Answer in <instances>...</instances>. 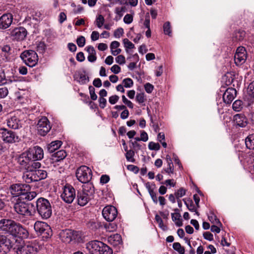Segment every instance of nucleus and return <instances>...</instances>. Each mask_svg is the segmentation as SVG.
I'll use <instances>...</instances> for the list:
<instances>
[{
	"label": "nucleus",
	"mask_w": 254,
	"mask_h": 254,
	"mask_svg": "<svg viewBox=\"0 0 254 254\" xmlns=\"http://www.w3.org/2000/svg\"><path fill=\"white\" fill-rule=\"evenodd\" d=\"M38 133L45 136L51 129V126L47 118L44 117L41 118L37 124Z\"/></svg>",
	"instance_id": "nucleus-9"
},
{
	"label": "nucleus",
	"mask_w": 254,
	"mask_h": 254,
	"mask_svg": "<svg viewBox=\"0 0 254 254\" xmlns=\"http://www.w3.org/2000/svg\"><path fill=\"white\" fill-rule=\"evenodd\" d=\"M115 59L116 62L120 64H124L126 62L125 58L123 55H119L117 56Z\"/></svg>",
	"instance_id": "nucleus-54"
},
{
	"label": "nucleus",
	"mask_w": 254,
	"mask_h": 254,
	"mask_svg": "<svg viewBox=\"0 0 254 254\" xmlns=\"http://www.w3.org/2000/svg\"><path fill=\"white\" fill-rule=\"evenodd\" d=\"M99 106L101 108L104 109L106 105L107 100L104 97H99Z\"/></svg>",
	"instance_id": "nucleus-55"
},
{
	"label": "nucleus",
	"mask_w": 254,
	"mask_h": 254,
	"mask_svg": "<svg viewBox=\"0 0 254 254\" xmlns=\"http://www.w3.org/2000/svg\"><path fill=\"white\" fill-rule=\"evenodd\" d=\"M248 90L250 92H251L252 96L254 97V80L249 84Z\"/></svg>",
	"instance_id": "nucleus-64"
},
{
	"label": "nucleus",
	"mask_w": 254,
	"mask_h": 254,
	"mask_svg": "<svg viewBox=\"0 0 254 254\" xmlns=\"http://www.w3.org/2000/svg\"><path fill=\"white\" fill-rule=\"evenodd\" d=\"M8 89L5 87L0 88V99L5 97L8 94Z\"/></svg>",
	"instance_id": "nucleus-50"
},
{
	"label": "nucleus",
	"mask_w": 254,
	"mask_h": 254,
	"mask_svg": "<svg viewBox=\"0 0 254 254\" xmlns=\"http://www.w3.org/2000/svg\"><path fill=\"white\" fill-rule=\"evenodd\" d=\"M243 108V103L242 100H237L232 105L233 109L236 112H240Z\"/></svg>",
	"instance_id": "nucleus-36"
},
{
	"label": "nucleus",
	"mask_w": 254,
	"mask_h": 254,
	"mask_svg": "<svg viewBox=\"0 0 254 254\" xmlns=\"http://www.w3.org/2000/svg\"><path fill=\"white\" fill-rule=\"evenodd\" d=\"M125 7H116L115 9V13L119 15V18H121L125 12Z\"/></svg>",
	"instance_id": "nucleus-48"
},
{
	"label": "nucleus",
	"mask_w": 254,
	"mask_h": 254,
	"mask_svg": "<svg viewBox=\"0 0 254 254\" xmlns=\"http://www.w3.org/2000/svg\"><path fill=\"white\" fill-rule=\"evenodd\" d=\"M123 29L122 28H119L114 31V36L116 38H119L123 35Z\"/></svg>",
	"instance_id": "nucleus-51"
},
{
	"label": "nucleus",
	"mask_w": 254,
	"mask_h": 254,
	"mask_svg": "<svg viewBox=\"0 0 254 254\" xmlns=\"http://www.w3.org/2000/svg\"><path fill=\"white\" fill-rule=\"evenodd\" d=\"M66 156V153L64 150H61L55 153L53 155V159L58 162L63 160Z\"/></svg>",
	"instance_id": "nucleus-30"
},
{
	"label": "nucleus",
	"mask_w": 254,
	"mask_h": 254,
	"mask_svg": "<svg viewBox=\"0 0 254 254\" xmlns=\"http://www.w3.org/2000/svg\"><path fill=\"white\" fill-rule=\"evenodd\" d=\"M86 248L91 254H112V250L107 245L99 241H92L86 244Z\"/></svg>",
	"instance_id": "nucleus-3"
},
{
	"label": "nucleus",
	"mask_w": 254,
	"mask_h": 254,
	"mask_svg": "<svg viewBox=\"0 0 254 254\" xmlns=\"http://www.w3.org/2000/svg\"><path fill=\"white\" fill-rule=\"evenodd\" d=\"M19 120L18 118L13 116L8 119L7 121V125L10 128L13 129H17L19 126Z\"/></svg>",
	"instance_id": "nucleus-27"
},
{
	"label": "nucleus",
	"mask_w": 254,
	"mask_h": 254,
	"mask_svg": "<svg viewBox=\"0 0 254 254\" xmlns=\"http://www.w3.org/2000/svg\"><path fill=\"white\" fill-rule=\"evenodd\" d=\"M233 121L237 126L241 127H246L248 124V119L244 114H237L234 116Z\"/></svg>",
	"instance_id": "nucleus-21"
},
{
	"label": "nucleus",
	"mask_w": 254,
	"mask_h": 254,
	"mask_svg": "<svg viewBox=\"0 0 254 254\" xmlns=\"http://www.w3.org/2000/svg\"><path fill=\"white\" fill-rule=\"evenodd\" d=\"M27 154V153L25 151L23 152L18 158V162L19 164L24 166L26 168V169L30 168L29 165L31 160V159H30V157L28 158V156L26 155Z\"/></svg>",
	"instance_id": "nucleus-23"
},
{
	"label": "nucleus",
	"mask_w": 254,
	"mask_h": 254,
	"mask_svg": "<svg viewBox=\"0 0 254 254\" xmlns=\"http://www.w3.org/2000/svg\"><path fill=\"white\" fill-rule=\"evenodd\" d=\"M41 165L40 162H36V161L31 160L29 167L33 170H39L38 169L40 168Z\"/></svg>",
	"instance_id": "nucleus-42"
},
{
	"label": "nucleus",
	"mask_w": 254,
	"mask_h": 254,
	"mask_svg": "<svg viewBox=\"0 0 254 254\" xmlns=\"http://www.w3.org/2000/svg\"><path fill=\"white\" fill-rule=\"evenodd\" d=\"M94 189L91 184H87L82 186V189L77 193V203L80 206H84L93 197Z\"/></svg>",
	"instance_id": "nucleus-2"
},
{
	"label": "nucleus",
	"mask_w": 254,
	"mask_h": 254,
	"mask_svg": "<svg viewBox=\"0 0 254 254\" xmlns=\"http://www.w3.org/2000/svg\"><path fill=\"white\" fill-rule=\"evenodd\" d=\"M148 148L151 150H158L160 149V146L158 143L150 142L149 143Z\"/></svg>",
	"instance_id": "nucleus-43"
},
{
	"label": "nucleus",
	"mask_w": 254,
	"mask_h": 254,
	"mask_svg": "<svg viewBox=\"0 0 254 254\" xmlns=\"http://www.w3.org/2000/svg\"><path fill=\"white\" fill-rule=\"evenodd\" d=\"M37 248L32 244L26 243L19 246L16 250L17 254H35L37 252Z\"/></svg>",
	"instance_id": "nucleus-15"
},
{
	"label": "nucleus",
	"mask_w": 254,
	"mask_h": 254,
	"mask_svg": "<svg viewBox=\"0 0 254 254\" xmlns=\"http://www.w3.org/2000/svg\"><path fill=\"white\" fill-rule=\"evenodd\" d=\"M183 201H184L185 204L187 206L188 209L191 212H195V214L197 216H199V213L197 211L196 208L195 207L193 202L191 199H188L187 200L186 199H183Z\"/></svg>",
	"instance_id": "nucleus-33"
},
{
	"label": "nucleus",
	"mask_w": 254,
	"mask_h": 254,
	"mask_svg": "<svg viewBox=\"0 0 254 254\" xmlns=\"http://www.w3.org/2000/svg\"><path fill=\"white\" fill-rule=\"evenodd\" d=\"M1 134L2 140L5 142L12 143L18 141V136L12 131L3 129Z\"/></svg>",
	"instance_id": "nucleus-18"
},
{
	"label": "nucleus",
	"mask_w": 254,
	"mask_h": 254,
	"mask_svg": "<svg viewBox=\"0 0 254 254\" xmlns=\"http://www.w3.org/2000/svg\"><path fill=\"white\" fill-rule=\"evenodd\" d=\"M123 43L124 44V46L127 49H133L134 48V45L132 44L128 39L125 38L123 40Z\"/></svg>",
	"instance_id": "nucleus-44"
},
{
	"label": "nucleus",
	"mask_w": 254,
	"mask_h": 254,
	"mask_svg": "<svg viewBox=\"0 0 254 254\" xmlns=\"http://www.w3.org/2000/svg\"><path fill=\"white\" fill-rule=\"evenodd\" d=\"M155 219L160 228L163 230H166L167 229V227L164 225L163 220L159 215L156 214L155 215Z\"/></svg>",
	"instance_id": "nucleus-41"
},
{
	"label": "nucleus",
	"mask_w": 254,
	"mask_h": 254,
	"mask_svg": "<svg viewBox=\"0 0 254 254\" xmlns=\"http://www.w3.org/2000/svg\"><path fill=\"white\" fill-rule=\"evenodd\" d=\"M36 208L38 214L43 219L50 218L52 213V206L49 201L43 197H40L36 201Z\"/></svg>",
	"instance_id": "nucleus-4"
},
{
	"label": "nucleus",
	"mask_w": 254,
	"mask_h": 254,
	"mask_svg": "<svg viewBox=\"0 0 254 254\" xmlns=\"http://www.w3.org/2000/svg\"><path fill=\"white\" fill-rule=\"evenodd\" d=\"M204 238L208 241H212L213 240V235L209 232H206L203 233Z\"/></svg>",
	"instance_id": "nucleus-58"
},
{
	"label": "nucleus",
	"mask_w": 254,
	"mask_h": 254,
	"mask_svg": "<svg viewBox=\"0 0 254 254\" xmlns=\"http://www.w3.org/2000/svg\"><path fill=\"white\" fill-rule=\"evenodd\" d=\"M144 88L146 92L150 93L153 91L154 86L149 83H147L145 84Z\"/></svg>",
	"instance_id": "nucleus-56"
},
{
	"label": "nucleus",
	"mask_w": 254,
	"mask_h": 254,
	"mask_svg": "<svg viewBox=\"0 0 254 254\" xmlns=\"http://www.w3.org/2000/svg\"><path fill=\"white\" fill-rule=\"evenodd\" d=\"M35 182L45 179L47 177V173L43 170H33Z\"/></svg>",
	"instance_id": "nucleus-26"
},
{
	"label": "nucleus",
	"mask_w": 254,
	"mask_h": 254,
	"mask_svg": "<svg viewBox=\"0 0 254 254\" xmlns=\"http://www.w3.org/2000/svg\"><path fill=\"white\" fill-rule=\"evenodd\" d=\"M27 34L26 29L23 27L15 28L10 32V37L13 40L22 41Z\"/></svg>",
	"instance_id": "nucleus-14"
},
{
	"label": "nucleus",
	"mask_w": 254,
	"mask_h": 254,
	"mask_svg": "<svg viewBox=\"0 0 254 254\" xmlns=\"http://www.w3.org/2000/svg\"><path fill=\"white\" fill-rule=\"evenodd\" d=\"M136 100L139 103H143L145 101L144 94L143 93H137Z\"/></svg>",
	"instance_id": "nucleus-49"
},
{
	"label": "nucleus",
	"mask_w": 254,
	"mask_h": 254,
	"mask_svg": "<svg viewBox=\"0 0 254 254\" xmlns=\"http://www.w3.org/2000/svg\"><path fill=\"white\" fill-rule=\"evenodd\" d=\"M76 176L79 181L87 184L92 178V171L89 167L81 166L77 169Z\"/></svg>",
	"instance_id": "nucleus-7"
},
{
	"label": "nucleus",
	"mask_w": 254,
	"mask_h": 254,
	"mask_svg": "<svg viewBox=\"0 0 254 254\" xmlns=\"http://www.w3.org/2000/svg\"><path fill=\"white\" fill-rule=\"evenodd\" d=\"M236 90L233 88H227L223 95L224 102L226 104H230L236 96Z\"/></svg>",
	"instance_id": "nucleus-20"
},
{
	"label": "nucleus",
	"mask_w": 254,
	"mask_h": 254,
	"mask_svg": "<svg viewBox=\"0 0 254 254\" xmlns=\"http://www.w3.org/2000/svg\"><path fill=\"white\" fill-rule=\"evenodd\" d=\"M118 212L116 208L113 206H107L102 210V215L106 220L112 222L117 216Z\"/></svg>",
	"instance_id": "nucleus-13"
},
{
	"label": "nucleus",
	"mask_w": 254,
	"mask_h": 254,
	"mask_svg": "<svg viewBox=\"0 0 254 254\" xmlns=\"http://www.w3.org/2000/svg\"><path fill=\"white\" fill-rule=\"evenodd\" d=\"M34 228L38 234L45 239H49L53 235L51 227L46 222L37 221L34 224Z\"/></svg>",
	"instance_id": "nucleus-6"
},
{
	"label": "nucleus",
	"mask_w": 254,
	"mask_h": 254,
	"mask_svg": "<svg viewBox=\"0 0 254 254\" xmlns=\"http://www.w3.org/2000/svg\"><path fill=\"white\" fill-rule=\"evenodd\" d=\"M171 215L172 220L175 222V224L177 226L180 227L182 226L183 223L182 219H181V216L179 213H171Z\"/></svg>",
	"instance_id": "nucleus-35"
},
{
	"label": "nucleus",
	"mask_w": 254,
	"mask_h": 254,
	"mask_svg": "<svg viewBox=\"0 0 254 254\" xmlns=\"http://www.w3.org/2000/svg\"><path fill=\"white\" fill-rule=\"evenodd\" d=\"M123 102L126 104L129 108L132 109L133 108V104L132 103L127 100L125 95L122 96Z\"/></svg>",
	"instance_id": "nucleus-52"
},
{
	"label": "nucleus",
	"mask_w": 254,
	"mask_h": 254,
	"mask_svg": "<svg viewBox=\"0 0 254 254\" xmlns=\"http://www.w3.org/2000/svg\"><path fill=\"white\" fill-rule=\"evenodd\" d=\"M76 43L79 47H83L85 44V39L84 37L80 36L76 39Z\"/></svg>",
	"instance_id": "nucleus-46"
},
{
	"label": "nucleus",
	"mask_w": 254,
	"mask_h": 254,
	"mask_svg": "<svg viewBox=\"0 0 254 254\" xmlns=\"http://www.w3.org/2000/svg\"><path fill=\"white\" fill-rule=\"evenodd\" d=\"M104 22L105 18L104 16L101 14L98 15L95 20V24L99 28H101L104 25Z\"/></svg>",
	"instance_id": "nucleus-37"
},
{
	"label": "nucleus",
	"mask_w": 254,
	"mask_h": 254,
	"mask_svg": "<svg viewBox=\"0 0 254 254\" xmlns=\"http://www.w3.org/2000/svg\"><path fill=\"white\" fill-rule=\"evenodd\" d=\"M85 49L88 53L87 57L88 61L90 62H94L97 60L96 53L94 48L92 46H89L86 47Z\"/></svg>",
	"instance_id": "nucleus-25"
},
{
	"label": "nucleus",
	"mask_w": 254,
	"mask_h": 254,
	"mask_svg": "<svg viewBox=\"0 0 254 254\" xmlns=\"http://www.w3.org/2000/svg\"><path fill=\"white\" fill-rule=\"evenodd\" d=\"M173 249L177 251L180 254H185V248L181 245L180 243L175 242L173 244Z\"/></svg>",
	"instance_id": "nucleus-38"
},
{
	"label": "nucleus",
	"mask_w": 254,
	"mask_h": 254,
	"mask_svg": "<svg viewBox=\"0 0 254 254\" xmlns=\"http://www.w3.org/2000/svg\"><path fill=\"white\" fill-rule=\"evenodd\" d=\"M120 43L118 41H114L111 43L110 48L111 53L114 56H117L121 53V50L118 49Z\"/></svg>",
	"instance_id": "nucleus-31"
},
{
	"label": "nucleus",
	"mask_w": 254,
	"mask_h": 254,
	"mask_svg": "<svg viewBox=\"0 0 254 254\" xmlns=\"http://www.w3.org/2000/svg\"><path fill=\"white\" fill-rule=\"evenodd\" d=\"M13 20V16L11 13H8L3 14L0 17V29H5L11 24Z\"/></svg>",
	"instance_id": "nucleus-19"
},
{
	"label": "nucleus",
	"mask_w": 254,
	"mask_h": 254,
	"mask_svg": "<svg viewBox=\"0 0 254 254\" xmlns=\"http://www.w3.org/2000/svg\"><path fill=\"white\" fill-rule=\"evenodd\" d=\"M119 99V97L117 95H113L109 99V101L111 104H115Z\"/></svg>",
	"instance_id": "nucleus-57"
},
{
	"label": "nucleus",
	"mask_w": 254,
	"mask_h": 254,
	"mask_svg": "<svg viewBox=\"0 0 254 254\" xmlns=\"http://www.w3.org/2000/svg\"><path fill=\"white\" fill-rule=\"evenodd\" d=\"M209 220L213 223V224H218L220 223L218 219L216 218V216L215 215H211L208 217Z\"/></svg>",
	"instance_id": "nucleus-61"
},
{
	"label": "nucleus",
	"mask_w": 254,
	"mask_h": 254,
	"mask_svg": "<svg viewBox=\"0 0 254 254\" xmlns=\"http://www.w3.org/2000/svg\"><path fill=\"white\" fill-rule=\"evenodd\" d=\"M15 211L18 214L23 215H31L30 211L29 210L28 204L24 201L19 200L14 205Z\"/></svg>",
	"instance_id": "nucleus-17"
},
{
	"label": "nucleus",
	"mask_w": 254,
	"mask_h": 254,
	"mask_svg": "<svg viewBox=\"0 0 254 254\" xmlns=\"http://www.w3.org/2000/svg\"><path fill=\"white\" fill-rule=\"evenodd\" d=\"M23 62L29 67L35 66L38 61L37 54L33 50H25L20 55Z\"/></svg>",
	"instance_id": "nucleus-5"
},
{
	"label": "nucleus",
	"mask_w": 254,
	"mask_h": 254,
	"mask_svg": "<svg viewBox=\"0 0 254 254\" xmlns=\"http://www.w3.org/2000/svg\"><path fill=\"white\" fill-rule=\"evenodd\" d=\"M186 190L183 188H180L175 193V195L177 199H179L180 197H183L186 194Z\"/></svg>",
	"instance_id": "nucleus-45"
},
{
	"label": "nucleus",
	"mask_w": 254,
	"mask_h": 254,
	"mask_svg": "<svg viewBox=\"0 0 254 254\" xmlns=\"http://www.w3.org/2000/svg\"><path fill=\"white\" fill-rule=\"evenodd\" d=\"M110 180V178L107 175H102L100 178V182L102 184H106Z\"/></svg>",
	"instance_id": "nucleus-63"
},
{
	"label": "nucleus",
	"mask_w": 254,
	"mask_h": 254,
	"mask_svg": "<svg viewBox=\"0 0 254 254\" xmlns=\"http://www.w3.org/2000/svg\"><path fill=\"white\" fill-rule=\"evenodd\" d=\"M225 76L227 79H235L238 78V77H236V74L234 72H227Z\"/></svg>",
	"instance_id": "nucleus-60"
},
{
	"label": "nucleus",
	"mask_w": 254,
	"mask_h": 254,
	"mask_svg": "<svg viewBox=\"0 0 254 254\" xmlns=\"http://www.w3.org/2000/svg\"><path fill=\"white\" fill-rule=\"evenodd\" d=\"M99 37V33L98 32L94 31L92 32L91 35V39L92 41H95L97 40Z\"/></svg>",
	"instance_id": "nucleus-62"
},
{
	"label": "nucleus",
	"mask_w": 254,
	"mask_h": 254,
	"mask_svg": "<svg viewBox=\"0 0 254 254\" xmlns=\"http://www.w3.org/2000/svg\"><path fill=\"white\" fill-rule=\"evenodd\" d=\"M37 195V193L35 191H27V192H24L23 194H22L20 198H19L18 199L20 200H27L30 201L34 198Z\"/></svg>",
	"instance_id": "nucleus-28"
},
{
	"label": "nucleus",
	"mask_w": 254,
	"mask_h": 254,
	"mask_svg": "<svg viewBox=\"0 0 254 254\" xmlns=\"http://www.w3.org/2000/svg\"><path fill=\"white\" fill-rule=\"evenodd\" d=\"M61 196L65 202L67 203H72L76 196L74 188L72 186L66 184L63 188V191Z\"/></svg>",
	"instance_id": "nucleus-8"
},
{
	"label": "nucleus",
	"mask_w": 254,
	"mask_h": 254,
	"mask_svg": "<svg viewBox=\"0 0 254 254\" xmlns=\"http://www.w3.org/2000/svg\"><path fill=\"white\" fill-rule=\"evenodd\" d=\"M246 147L250 149H254V133L250 134L245 139Z\"/></svg>",
	"instance_id": "nucleus-32"
},
{
	"label": "nucleus",
	"mask_w": 254,
	"mask_h": 254,
	"mask_svg": "<svg viewBox=\"0 0 254 254\" xmlns=\"http://www.w3.org/2000/svg\"><path fill=\"white\" fill-rule=\"evenodd\" d=\"M23 179L27 183H30L32 182H35L33 170L31 168L27 169L23 175Z\"/></svg>",
	"instance_id": "nucleus-24"
},
{
	"label": "nucleus",
	"mask_w": 254,
	"mask_h": 254,
	"mask_svg": "<svg viewBox=\"0 0 254 254\" xmlns=\"http://www.w3.org/2000/svg\"><path fill=\"white\" fill-rule=\"evenodd\" d=\"M247 59V52L243 47H239L237 48L234 55V61L237 65H241L243 64Z\"/></svg>",
	"instance_id": "nucleus-16"
},
{
	"label": "nucleus",
	"mask_w": 254,
	"mask_h": 254,
	"mask_svg": "<svg viewBox=\"0 0 254 254\" xmlns=\"http://www.w3.org/2000/svg\"><path fill=\"white\" fill-rule=\"evenodd\" d=\"M28 158L30 157L32 161L41 160L44 157V151L43 149L38 146H35L33 147L30 148L26 151Z\"/></svg>",
	"instance_id": "nucleus-10"
},
{
	"label": "nucleus",
	"mask_w": 254,
	"mask_h": 254,
	"mask_svg": "<svg viewBox=\"0 0 254 254\" xmlns=\"http://www.w3.org/2000/svg\"><path fill=\"white\" fill-rule=\"evenodd\" d=\"M60 237L63 242L69 243L75 239L73 232L69 229L63 230L60 233Z\"/></svg>",
	"instance_id": "nucleus-22"
},
{
	"label": "nucleus",
	"mask_w": 254,
	"mask_h": 254,
	"mask_svg": "<svg viewBox=\"0 0 254 254\" xmlns=\"http://www.w3.org/2000/svg\"><path fill=\"white\" fill-rule=\"evenodd\" d=\"M13 242L6 236L0 235V254H5L13 247Z\"/></svg>",
	"instance_id": "nucleus-12"
},
{
	"label": "nucleus",
	"mask_w": 254,
	"mask_h": 254,
	"mask_svg": "<svg viewBox=\"0 0 254 254\" xmlns=\"http://www.w3.org/2000/svg\"><path fill=\"white\" fill-rule=\"evenodd\" d=\"M163 30L165 34L171 36L172 30L171 28V24L169 21L166 22L163 25Z\"/></svg>",
	"instance_id": "nucleus-39"
},
{
	"label": "nucleus",
	"mask_w": 254,
	"mask_h": 254,
	"mask_svg": "<svg viewBox=\"0 0 254 254\" xmlns=\"http://www.w3.org/2000/svg\"><path fill=\"white\" fill-rule=\"evenodd\" d=\"M133 20V17L131 14H127L124 18V21L126 24H130Z\"/></svg>",
	"instance_id": "nucleus-53"
},
{
	"label": "nucleus",
	"mask_w": 254,
	"mask_h": 254,
	"mask_svg": "<svg viewBox=\"0 0 254 254\" xmlns=\"http://www.w3.org/2000/svg\"><path fill=\"white\" fill-rule=\"evenodd\" d=\"M30 187L26 184H16L12 185L10 187V191L12 195L14 196H18L20 198L22 194L24 192L29 191Z\"/></svg>",
	"instance_id": "nucleus-11"
},
{
	"label": "nucleus",
	"mask_w": 254,
	"mask_h": 254,
	"mask_svg": "<svg viewBox=\"0 0 254 254\" xmlns=\"http://www.w3.org/2000/svg\"><path fill=\"white\" fill-rule=\"evenodd\" d=\"M62 144V142L59 140L52 141L47 146V150L49 153H53L58 149Z\"/></svg>",
	"instance_id": "nucleus-29"
},
{
	"label": "nucleus",
	"mask_w": 254,
	"mask_h": 254,
	"mask_svg": "<svg viewBox=\"0 0 254 254\" xmlns=\"http://www.w3.org/2000/svg\"><path fill=\"white\" fill-rule=\"evenodd\" d=\"M0 230L4 234L13 237L26 238L28 236V231L19 223L9 219H2L0 220Z\"/></svg>",
	"instance_id": "nucleus-1"
},
{
	"label": "nucleus",
	"mask_w": 254,
	"mask_h": 254,
	"mask_svg": "<svg viewBox=\"0 0 254 254\" xmlns=\"http://www.w3.org/2000/svg\"><path fill=\"white\" fill-rule=\"evenodd\" d=\"M109 241L114 245H117L121 243L122 238L120 235L114 234L109 238Z\"/></svg>",
	"instance_id": "nucleus-34"
},
{
	"label": "nucleus",
	"mask_w": 254,
	"mask_h": 254,
	"mask_svg": "<svg viewBox=\"0 0 254 254\" xmlns=\"http://www.w3.org/2000/svg\"><path fill=\"white\" fill-rule=\"evenodd\" d=\"M134 155V152L132 150L127 151L126 154V157L128 161L131 162H134L135 159L133 158Z\"/></svg>",
	"instance_id": "nucleus-40"
},
{
	"label": "nucleus",
	"mask_w": 254,
	"mask_h": 254,
	"mask_svg": "<svg viewBox=\"0 0 254 254\" xmlns=\"http://www.w3.org/2000/svg\"><path fill=\"white\" fill-rule=\"evenodd\" d=\"M106 229L108 231L113 232L116 230L117 226L116 224L114 223L109 224L108 225L106 226Z\"/></svg>",
	"instance_id": "nucleus-59"
},
{
	"label": "nucleus",
	"mask_w": 254,
	"mask_h": 254,
	"mask_svg": "<svg viewBox=\"0 0 254 254\" xmlns=\"http://www.w3.org/2000/svg\"><path fill=\"white\" fill-rule=\"evenodd\" d=\"M89 90L91 99L92 100H96L97 99V96L95 93L94 88L92 86H89Z\"/></svg>",
	"instance_id": "nucleus-47"
}]
</instances>
